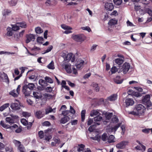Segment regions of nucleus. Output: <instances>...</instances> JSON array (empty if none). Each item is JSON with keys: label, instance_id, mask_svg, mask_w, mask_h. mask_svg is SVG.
<instances>
[{"label": "nucleus", "instance_id": "obj_17", "mask_svg": "<svg viewBox=\"0 0 152 152\" xmlns=\"http://www.w3.org/2000/svg\"><path fill=\"white\" fill-rule=\"evenodd\" d=\"M118 95L116 94H114L107 97V100L109 101H113L117 99Z\"/></svg>", "mask_w": 152, "mask_h": 152}, {"label": "nucleus", "instance_id": "obj_11", "mask_svg": "<svg viewBox=\"0 0 152 152\" xmlns=\"http://www.w3.org/2000/svg\"><path fill=\"white\" fill-rule=\"evenodd\" d=\"M75 60V56L72 53H69L67 54V62L71 61L72 63L74 62Z\"/></svg>", "mask_w": 152, "mask_h": 152}, {"label": "nucleus", "instance_id": "obj_16", "mask_svg": "<svg viewBox=\"0 0 152 152\" xmlns=\"http://www.w3.org/2000/svg\"><path fill=\"white\" fill-rule=\"evenodd\" d=\"M123 79L121 78L120 76H117L114 79V82L117 84H121L123 82Z\"/></svg>", "mask_w": 152, "mask_h": 152}, {"label": "nucleus", "instance_id": "obj_53", "mask_svg": "<svg viewBox=\"0 0 152 152\" xmlns=\"http://www.w3.org/2000/svg\"><path fill=\"white\" fill-rule=\"evenodd\" d=\"M41 49L40 48L37 47L35 46H34V47L31 49V50L33 51H34L36 50L39 51Z\"/></svg>", "mask_w": 152, "mask_h": 152}, {"label": "nucleus", "instance_id": "obj_58", "mask_svg": "<svg viewBox=\"0 0 152 152\" xmlns=\"http://www.w3.org/2000/svg\"><path fill=\"white\" fill-rule=\"evenodd\" d=\"M95 127L94 126V125H92L90 126L88 129V130L90 132H93L95 129Z\"/></svg>", "mask_w": 152, "mask_h": 152}, {"label": "nucleus", "instance_id": "obj_44", "mask_svg": "<svg viewBox=\"0 0 152 152\" xmlns=\"http://www.w3.org/2000/svg\"><path fill=\"white\" fill-rule=\"evenodd\" d=\"M20 121L21 123L24 126H26L28 124V121L24 118L21 119Z\"/></svg>", "mask_w": 152, "mask_h": 152}, {"label": "nucleus", "instance_id": "obj_41", "mask_svg": "<svg viewBox=\"0 0 152 152\" xmlns=\"http://www.w3.org/2000/svg\"><path fill=\"white\" fill-rule=\"evenodd\" d=\"M113 1L117 6L120 5L122 3V0H113Z\"/></svg>", "mask_w": 152, "mask_h": 152}, {"label": "nucleus", "instance_id": "obj_50", "mask_svg": "<svg viewBox=\"0 0 152 152\" xmlns=\"http://www.w3.org/2000/svg\"><path fill=\"white\" fill-rule=\"evenodd\" d=\"M117 70V68L116 66H114L111 68L110 71L112 74H114L116 72Z\"/></svg>", "mask_w": 152, "mask_h": 152}, {"label": "nucleus", "instance_id": "obj_49", "mask_svg": "<svg viewBox=\"0 0 152 152\" xmlns=\"http://www.w3.org/2000/svg\"><path fill=\"white\" fill-rule=\"evenodd\" d=\"M30 114L27 112H23L22 115L23 117L25 118L28 117L30 116Z\"/></svg>", "mask_w": 152, "mask_h": 152}, {"label": "nucleus", "instance_id": "obj_38", "mask_svg": "<svg viewBox=\"0 0 152 152\" xmlns=\"http://www.w3.org/2000/svg\"><path fill=\"white\" fill-rule=\"evenodd\" d=\"M28 88L30 90H33L35 87V86L33 83H29L27 85Z\"/></svg>", "mask_w": 152, "mask_h": 152}, {"label": "nucleus", "instance_id": "obj_54", "mask_svg": "<svg viewBox=\"0 0 152 152\" xmlns=\"http://www.w3.org/2000/svg\"><path fill=\"white\" fill-rule=\"evenodd\" d=\"M45 91L47 92H51L53 90L52 88L50 86L48 87L45 88Z\"/></svg>", "mask_w": 152, "mask_h": 152}, {"label": "nucleus", "instance_id": "obj_12", "mask_svg": "<svg viewBox=\"0 0 152 152\" xmlns=\"http://www.w3.org/2000/svg\"><path fill=\"white\" fill-rule=\"evenodd\" d=\"M84 61L82 60H78L75 64V66L77 69H81L83 66Z\"/></svg>", "mask_w": 152, "mask_h": 152}, {"label": "nucleus", "instance_id": "obj_47", "mask_svg": "<svg viewBox=\"0 0 152 152\" xmlns=\"http://www.w3.org/2000/svg\"><path fill=\"white\" fill-rule=\"evenodd\" d=\"M53 48V46L52 45H50L48 47V49L46 50L43 54H44L50 51Z\"/></svg>", "mask_w": 152, "mask_h": 152}, {"label": "nucleus", "instance_id": "obj_32", "mask_svg": "<svg viewBox=\"0 0 152 152\" xmlns=\"http://www.w3.org/2000/svg\"><path fill=\"white\" fill-rule=\"evenodd\" d=\"M100 115H99L94 118V120L95 122H100L102 119V118Z\"/></svg>", "mask_w": 152, "mask_h": 152}, {"label": "nucleus", "instance_id": "obj_5", "mask_svg": "<svg viewBox=\"0 0 152 152\" xmlns=\"http://www.w3.org/2000/svg\"><path fill=\"white\" fill-rule=\"evenodd\" d=\"M61 56L64 58V61H63V63L61 65V66L66 71V53L63 52L61 53Z\"/></svg>", "mask_w": 152, "mask_h": 152}, {"label": "nucleus", "instance_id": "obj_8", "mask_svg": "<svg viewBox=\"0 0 152 152\" xmlns=\"http://www.w3.org/2000/svg\"><path fill=\"white\" fill-rule=\"evenodd\" d=\"M26 42L27 44L30 42L31 41H34L35 39V37L34 35L33 34H27L26 35Z\"/></svg>", "mask_w": 152, "mask_h": 152}, {"label": "nucleus", "instance_id": "obj_61", "mask_svg": "<svg viewBox=\"0 0 152 152\" xmlns=\"http://www.w3.org/2000/svg\"><path fill=\"white\" fill-rule=\"evenodd\" d=\"M38 134L39 137L40 139H42L43 137L44 133L42 131H40L39 132Z\"/></svg>", "mask_w": 152, "mask_h": 152}, {"label": "nucleus", "instance_id": "obj_28", "mask_svg": "<svg viewBox=\"0 0 152 152\" xmlns=\"http://www.w3.org/2000/svg\"><path fill=\"white\" fill-rule=\"evenodd\" d=\"M10 105L9 103H5L0 107V111L2 112L6 108H7Z\"/></svg>", "mask_w": 152, "mask_h": 152}, {"label": "nucleus", "instance_id": "obj_13", "mask_svg": "<svg viewBox=\"0 0 152 152\" xmlns=\"http://www.w3.org/2000/svg\"><path fill=\"white\" fill-rule=\"evenodd\" d=\"M61 115H63L64 117L61 118L60 122L61 124H65L66 122V110L63 111Z\"/></svg>", "mask_w": 152, "mask_h": 152}, {"label": "nucleus", "instance_id": "obj_62", "mask_svg": "<svg viewBox=\"0 0 152 152\" xmlns=\"http://www.w3.org/2000/svg\"><path fill=\"white\" fill-rule=\"evenodd\" d=\"M45 83V80H43L41 79H39V84L42 86V88H43L44 87L42 83H44V84Z\"/></svg>", "mask_w": 152, "mask_h": 152}, {"label": "nucleus", "instance_id": "obj_36", "mask_svg": "<svg viewBox=\"0 0 152 152\" xmlns=\"http://www.w3.org/2000/svg\"><path fill=\"white\" fill-rule=\"evenodd\" d=\"M47 67L50 69H55L54 66V63L53 61L47 65Z\"/></svg>", "mask_w": 152, "mask_h": 152}, {"label": "nucleus", "instance_id": "obj_3", "mask_svg": "<svg viewBox=\"0 0 152 152\" xmlns=\"http://www.w3.org/2000/svg\"><path fill=\"white\" fill-rule=\"evenodd\" d=\"M150 96L147 94L143 97L142 102L143 104L146 105L147 107H149L151 106L152 104L150 99Z\"/></svg>", "mask_w": 152, "mask_h": 152}, {"label": "nucleus", "instance_id": "obj_59", "mask_svg": "<svg viewBox=\"0 0 152 152\" xmlns=\"http://www.w3.org/2000/svg\"><path fill=\"white\" fill-rule=\"evenodd\" d=\"M51 125V124L49 121H45L42 124V125L45 126H49Z\"/></svg>", "mask_w": 152, "mask_h": 152}, {"label": "nucleus", "instance_id": "obj_7", "mask_svg": "<svg viewBox=\"0 0 152 152\" xmlns=\"http://www.w3.org/2000/svg\"><path fill=\"white\" fill-rule=\"evenodd\" d=\"M25 32V30H23L19 34H15L14 35V39L17 42H18L20 40V38L22 37Z\"/></svg>", "mask_w": 152, "mask_h": 152}, {"label": "nucleus", "instance_id": "obj_33", "mask_svg": "<svg viewBox=\"0 0 152 152\" xmlns=\"http://www.w3.org/2000/svg\"><path fill=\"white\" fill-rule=\"evenodd\" d=\"M117 20L115 19H112L110 20L108 23L110 25L113 26L117 24Z\"/></svg>", "mask_w": 152, "mask_h": 152}, {"label": "nucleus", "instance_id": "obj_24", "mask_svg": "<svg viewBox=\"0 0 152 152\" xmlns=\"http://www.w3.org/2000/svg\"><path fill=\"white\" fill-rule=\"evenodd\" d=\"M115 137L113 135H111L109 136L107 138V142L109 143H112L115 142L114 140Z\"/></svg>", "mask_w": 152, "mask_h": 152}, {"label": "nucleus", "instance_id": "obj_34", "mask_svg": "<svg viewBox=\"0 0 152 152\" xmlns=\"http://www.w3.org/2000/svg\"><path fill=\"white\" fill-rule=\"evenodd\" d=\"M12 29L14 31H16L20 29L19 26H17L16 24L12 25Z\"/></svg>", "mask_w": 152, "mask_h": 152}, {"label": "nucleus", "instance_id": "obj_45", "mask_svg": "<svg viewBox=\"0 0 152 152\" xmlns=\"http://www.w3.org/2000/svg\"><path fill=\"white\" fill-rule=\"evenodd\" d=\"M107 136L106 133H103L102 136V139L104 141H106L107 140Z\"/></svg>", "mask_w": 152, "mask_h": 152}, {"label": "nucleus", "instance_id": "obj_10", "mask_svg": "<svg viewBox=\"0 0 152 152\" xmlns=\"http://www.w3.org/2000/svg\"><path fill=\"white\" fill-rule=\"evenodd\" d=\"M105 8L107 11H111L114 8V6L112 3L106 2L105 4Z\"/></svg>", "mask_w": 152, "mask_h": 152}, {"label": "nucleus", "instance_id": "obj_27", "mask_svg": "<svg viewBox=\"0 0 152 152\" xmlns=\"http://www.w3.org/2000/svg\"><path fill=\"white\" fill-rule=\"evenodd\" d=\"M39 93L36 91H34L33 93V97H34L36 99H41L42 97V96L41 94L40 95H38V94Z\"/></svg>", "mask_w": 152, "mask_h": 152}, {"label": "nucleus", "instance_id": "obj_52", "mask_svg": "<svg viewBox=\"0 0 152 152\" xmlns=\"http://www.w3.org/2000/svg\"><path fill=\"white\" fill-rule=\"evenodd\" d=\"M142 132L143 133L148 134L150 132V128H145L143 129L142 130Z\"/></svg>", "mask_w": 152, "mask_h": 152}, {"label": "nucleus", "instance_id": "obj_39", "mask_svg": "<svg viewBox=\"0 0 152 152\" xmlns=\"http://www.w3.org/2000/svg\"><path fill=\"white\" fill-rule=\"evenodd\" d=\"M18 149L20 152H26L25 151V148L23 145H20L18 147Z\"/></svg>", "mask_w": 152, "mask_h": 152}, {"label": "nucleus", "instance_id": "obj_19", "mask_svg": "<svg viewBox=\"0 0 152 152\" xmlns=\"http://www.w3.org/2000/svg\"><path fill=\"white\" fill-rule=\"evenodd\" d=\"M16 24L19 25V27L22 28H26L27 27V25L25 21L18 22L16 23Z\"/></svg>", "mask_w": 152, "mask_h": 152}, {"label": "nucleus", "instance_id": "obj_63", "mask_svg": "<svg viewBox=\"0 0 152 152\" xmlns=\"http://www.w3.org/2000/svg\"><path fill=\"white\" fill-rule=\"evenodd\" d=\"M93 120L92 118H89L88 119V120L87 121V124L88 125H91L93 122Z\"/></svg>", "mask_w": 152, "mask_h": 152}, {"label": "nucleus", "instance_id": "obj_22", "mask_svg": "<svg viewBox=\"0 0 152 152\" xmlns=\"http://www.w3.org/2000/svg\"><path fill=\"white\" fill-rule=\"evenodd\" d=\"M6 30L7 32L6 33V35L9 37H11L12 36L13 34L12 30L11 28L9 27H8L7 28Z\"/></svg>", "mask_w": 152, "mask_h": 152}, {"label": "nucleus", "instance_id": "obj_56", "mask_svg": "<svg viewBox=\"0 0 152 152\" xmlns=\"http://www.w3.org/2000/svg\"><path fill=\"white\" fill-rule=\"evenodd\" d=\"M66 81L65 80H63L62 81L61 84L62 88H64L66 89Z\"/></svg>", "mask_w": 152, "mask_h": 152}, {"label": "nucleus", "instance_id": "obj_30", "mask_svg": "<svg viewBox=\"0 0 152 152\" xmlns=\"http://www.w3.org/2000/svg\"><path fill=\"white\" fill-rule=\"evenodd\" d=\"M15 89H13L9 92V94L14 97H16L18 96V94L15 93Z\"/></svg>", "mask_w": 152, "mask_h": 152}, {"label": "nucleus", "instance_id": "obj_37", "mask_svg": "<svg viewBox=\"0 0 152 152\" xmlns=\"http://www.w3.org/2000/svg\"><path fill=\"white\" fill-rule=\"evenodd\" d=\"M35 31L37 34H41L43 32V30L40 27L35 28Z\"/></svg>", "mask_w": 152, "mask_h": 152}, {"label": "nucleus", "instance_id": "obj_9", "mask_svg": "<svg viewBox=\"0 0 152 152\" xmlns=\"http://www.w3.org/2000/svg\"><path fill=\"white\" fill-rule=\"evenodd\" d=\"M125 103L126 107H127L133 105L134 103V102L132 99L126 98L125 100Z\"/></svg>", "mask_w": 152, "mask_h": 152}, {"label": "nucleus", "instance_id": "obj_29", "mask_svg": "<svg viewBox=\"0 0 152 152\" xmlns=\"http://www.w3.org/2000/svg\"><path fill=\"white\" fill-rule=\"evenodd\" d=\"M78 147L77 151L78 152H81L83 151L85 145L83 144H78Z\"/></svg>", "mask_w": 152, "mask_h": 152}, {"label": "nucleus", "instance_id": "obj_6", "mask_svg": "<svg viewBox=\"0 0 152 152\" xmlns=\"http://www.w3.org/2000/svg\"><path fill=\"white\" fill-rule=\"evenodd\" d=\"M128 143L126 141H123L116 145V147L118 149H123L125 148Z\"/></svg>", "mask_w": 152, "mask_h": 152}, {"label": "nucleus", "instance_id": "obj_35", "mask_svg": "<svg viewBox=\"0 0 152 152\" xmlns=\"http://www.w3.org/2000/svg\"><path fill=\"white\" fill-rule=\"evenodd\" d=\"M5 120L7 122H8L10 124H13L14 123V120L10 117H6Z\"/></svg>", "mask_w": 152, "mask_h": 152}, {"label": "nucleus", "instance_id": "obj_60", "mask_svg": "<svg viewBox=\"0 0 152 152\" xmlns=\"http://www.w3.org/2000/svg\"><path fill=\"white\" fill-rule=\"evenodd\" d=\"M82 28L83 30L88 31V32H90L91 31L90 28L88 26L83 27H82Z\"/></svg>", "mask_w": 152, "mask_h": 152}, {"label": "nucleus", "instance_id": "obj_57", "mask_svg": "<svg viewBox=\"0 0 152 152\" xmlns=\"http://www.w3.org/2000/svg\"><path fill=\"white\" fill-rule=\"evenodd\" d=\"M28 88L27 85L26 84L24 85L22 88V91L23 93H25L27 91L26 90Z\"/></svg>", "mask_w": 152, "mask_h": 152}, {"label": "nucleus", "instance_id": "obj_43", "mask_svg": "<svg viewBox=\"0 0 152 152\" xmlns=\"http://www.w3.org/2000/svg\"><path fill=\"white\" fill-rule=\"evenodd\" d=\"M17 0H11L9 2L10 5L12 6H15L17 4Z\"/></svg>", "mask_w": 152, "mask_h": 152}, {"label": "nucleus", "instance_id": "obj_48", "mask_svg": "<svg viewBox=\"0 0 152 152\" xmlns=\"http://www.w3.org/2000/svg\"><path fill=\"white\" fill-rule=\"evenodd\" d=\"M71 66V64L70 63H67V73H70L72 72Z\"/></svg>", "mask_w": 152, "mask_h": 152}, {"label": "nucleus", "instance_id": "obj_1", "mask_svg": "<svg viewBox=\"0 0 152 152\" xmlns=\"http://www.w3.org/2000/svg\"><path fill=\"white\" fill-rule=\"evenodd\" d=\"M145 107L141 104H139L135 107L134 111L130 112L129 114L135 115H141L144 113Z\"/></svg>", "mask_w": 152, "mask_h": 152}, {"label": "nucleus", "instance_id": "obj_21", "mask_svg": "<svg viewBox=\"0 0 152 152\" xmlns=\"http://www.w3.org/2000/svg\"><path fill=\"white\" fill-rule=\"evenodd\" d=\"M121 123H118L113 127L110 128L111 132H115L117 131L118 128L121 126Z\"/></svg>", "mask_w": 152, "mask_h": 152}, {"label": "nucleus", "instance_id": "obj_42", "mask_svg": "<svg viewBox=\"0 0 152 152\" xmlns=\"http://www.w3.org/2000/svg\"><path fill=\"white\" fill-rule=\"evenodd\" d=\"M112 121L113 123H116L118 122L119 120L116 116L114 115L112 118Z\"/></svg>", "mask_w": 152, "mask_h": 152}, {"label": "nucleus", "instance_id": "obj_55", "mask_svg": "<svg viewBox=\"0 0 152 152\" xmlns=\"http://www.w3.org/2000/svg\"><path fill=\"white\" fill-rule=\"evenodd\" d=\"M3 76H4L5 79L6 80V82H7L6 80H7V83H9V78L8 77L6 73H4V72H3Z\"/></svg>", "mask_w": 152, "mask_h": 152}, {"label": "nucleus", "instance_id": "obj_46", "mask_svg": "<svg viewBox=\"0 0 152 152\" xmlns=\"http://www.w3.org/2000/svg\"><path fill=\"white\" fill-rule=\"evenodd\" d=\"M70 109L69 111L68 110H67V115H68L69 112L73 114H74L75 113V110L71 106H70Z\"/></svg>", "mask_w": 152, "mask_h": 152}, {"label": "nucleus", "instance_id": "obj_4", "mask_svg": "<svg viewBox=\"0 0 152 152\" xmlns=\"http://www.w3.org/2000/svg\"><path fill=\"white\" fill-rule=\"evenodd\" d=\"M130 67V64L126 62H125L120 69L121 72H122L124 74H125L128 71Z\"/></svg>", "mask_w": 152, "mask_h": 152}, {"label": "nucleus", "instance_id": "obj_23", "mask_svg": "<svg viewBox=\"0 0 152 152\" xmlns=\"http://www.w3.org/2000/svg\"><path fill=\"white\" fill-rule=\"evenodd\" d=\"M103 114L105 115L106 119L109 120L111 118L113 115V113H112L106 112Z\"/></svg>", "mask_w": 152, "mask_h": 152}, {"label": "nucleus", "instance_id": "obj_26", "mask_svg": "<svg viewBox=\"0 0 152 152\" xmlns=\"http://www.w3.org/2000/svg\"><path fill=\"white\" fill-rule=\"evenodd\" d=\"M91 86L94 88L95 91H99V88L98 86V84L95 83H93Z\"/></svg>", "mask_w": 152, "mask_h": 152}, {"label": "nucleus", "instance_id": "obj_18", "mask_svg": "<svg viewBox=\"0 0 152 152\" xmlns=\"http://www.w3.org/2000/svg\"><path fill=\"white\" fill-rule=\"evenodd\" d=\"M101 115V114L99 112L98 110H93L91 111L90 114V115L91 117Z\"/></svg>", "mask_w": 152, "mask_h": 152}, {"label": "nucleus", "instance_id": "obj_2", "mask_svg": "<svg viewBox=\"0 0 152 152\" xmlns=\"http://www.w3.org/2000/svg\"><path fill=\"white\" fill-rule=\"evenodd\" d=\"M73 39L76 41L82 42L86 39V36L83 34L75 35L72 36Z\"/></svg>", "mask_w": 152, "mask_h": 152}, {"label": "nucleus", "instance_id": "obj_64", "mask_svg": "<svg viewBox=\"0 0 152 152\" xmlns=\"http://www.w3.org/2000/svg\"><path fill=\"white\" fill-rule=\"evenodd\" d=\"M78 121L77 120H72L71 121V124L72 125H75L77 124Z\"/></svg>", "mask_w": 152, "mask_h": 152}, {"label": "nucleus", "instance_id": "obj_31", "mask_svg": "<svg viewBox=\"0 0 152 152\" xmlns=\"http://www.w3.org/2000/svg\"><path fill=\"white\" fill-rule=\"evenodd\" d=\"M86 113V110H82L81 113V121L83 122L85 119V114Z\"/></svg>", "mask_w": 152, "mask_h": 152}, {"label": "nucleus", "instance_id": "obj_20", "mask_svg": "<svg viewBox=\"0 0 152 152\" xmlns=\"http://www.w3.org/2000/svg\"><path fill=\"white\" fill-rule=\"evenodd\" d=\"M124 61V58H117L115 59V63L118 66H120L122 64Z\"/></svg>", "mask_w": 152, "mask_h": 152}, {"label": "nucleus", "instance_id": "obj_25", "mask_svg": "<svg viewBox=\"0 0 152 152\" xmlns=\"http://www.w3.org/2000/svg\"><path fill=\"white\" fill-rule=\"evenodd\" d=\"M45 83H53V80L48 76H46L45 77Z\"/></svg>", "mask_w": 152, "mask_h": 152}, {"label": "nucleus", "instance_id": "obj_40", "mask_svg": "<svg viewBox=\"0 0 152 152\" xmlns=\"http://www.w3.org/2000/svg\"><path fill=\"white\" fill-rule=\"evenodd\" d=\"M145 42L147 44H150L152 42V39L149 36L145 38Z\"/></svg>", "mask_w": 152, "mask_h": 152}, {"label": "nucleus", "instance_id": "obj_14", "mask_svg": "<svg viewBox=\"0 0 152 152\" xmlns=\"http://www.w3.org/2000/svg\"><path fill=\"white\" fill-rule=\"evenodd\" d=\"M10 107L14 110H17L20 109V105L17 103H12L11 104Z\"/></svg>", "mask_w": 152, "mask_h": 152}, {"label": "nucleus", "instance_id": "obj_51", "mask_svg": "<svg viewBox=\"0 0 152 152\" xmlns=\"http://www.w3.org/2000/svg\"><path fill=\"white\" fill-rule=\"evenodd\" d=\"M11 12V11L10 10L7 9L4 11V12L3 13V15L5 16L8 15Z\"/></svg>", "mask_w": 152, "mask_h": 152}, {"label": "nucleus", "instance_id": "obj_15", "mask_svg": "<svg viewBox=\"0 0 152 152\" xmlns=\"http://www.w3.org/2000/svg\"><path fill=\"white\" fill-rule=\"evenodd\" d=\"M35 116L38 119H40L43 117L45 115L44 114L42 113L40 110H37L35 113Z\"/></svg>", "mask_w": 152, "mask_h": 152}]
</instances>
